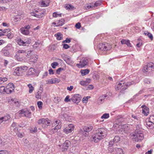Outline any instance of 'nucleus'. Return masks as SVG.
<instances>
[{"label":"nucleus","mask_w":154,"mask_h":154,"mask_svg":"<svg viewBox=\"0 0 154 154\" xmlns=\"http://www.w3.org/2000/svg\"><path fill=\"white\" fill-rule=\"evenodd\" d=\"M107 134L106 130L104 128H99L96 130L95 133L93 135L90 140L95 143L98 142L101 139L105 138Z\"/></svg>","instance_id":"obj_1"},{"label":"nucleus","mask_w":154,"mask_h":154,"mask_svg":"<svg viewBox=\"0 0 154 154\" xmlns=\"http://www.w3.org/2000/svg\"><path fill=\"white\" fill-rule=\"evenodd\" d=\"M130 136L131 137H133L135 141L137 142L141 141L144 138V135L142 132L137 129L135 130L134 133H131Z\"/></svg>","instance_id":"obj_2"},{"label":"nucleus","mask_w":154,"mask_h":154,"mask_svg":"<svg viewBox=\"0 0 154 154\" xmlns=\"http://www.w3.org/2000/svg\"><path fill=\"white\" fill-rule=\"evenodd\" d=\"M93 128V127L90 125L85 126L82 129L79 130V133L83 136H88L89 135L88 132L92 130Z\"/></svg>","instance_id":"obj_3"},{"label":"nucleus","mask_w":154,"mask_h":154,"mask_svg":"<svg viewBox=\"0 0 154 154\" xmlns=\"http://www.w3.org/2000/svg\"><path fill=\"white\" fill-rule=\"evenodd\" d=\"M11 45L8 44L7 46L3 48L2 51L3 55L5 56H8L9 55V50L11 49Z\"/></svg>","instance_id":"obj_4"},{"label":"nucleus","mask_w":154,"mask_h":154,"mask_svg":"<svg viewBox=\"0 0 154 154\" xmlns=\"http://www.w3.org/2000/svg\"><path fill=\"white\" fill-rule=\"evenodd\" d=\"M151 64H152V63H149L143 67V71L144 73L147 74L151 72L152 70L153 71V69L151 68L152 65Z\"/></svg>","instance_id":"obj_5"},{"label":"nucleus","mask_w":154,"mask_h":154,"mask_svg":"<svg viewBox=\"0 0 154 154\" xmlns=\"http://www.w3.org/2000/svg\"><path fill=\"white\" fill-rule=\"evenodd\" d=\"M88 60L85 58L79 62V63L76 64V66L79 68H82L88 64Z\"/></svg>","instance_id":"obj_6"},{"label":"nucleus","mask_w":154,"mask_h":154,"mask_svg":"<svg viewBox=\"0 0 154 154\" xmlns=\"http://www.w3.org/2000/svg\"><path fill=\"white\" fill-rule=\"evenodd\" d=\"M81 96L79 94H75L73 95L71 98V101L74 103H78L81 100Z\"/></svg>","instance_id":"obj_7"},{"label":"nucleus","mask_w":154,"mask_h":154,"mask_svg":"<svg viewBox=\"0 0 154 154\" xmlns=\"http://www.w3.org/2000/svg\"><path fill=\"white\" fill-rule=\"evenodd\" d=\"M70 144L71 143L69 141L66 140L62 144L61 147L62 151V152L66 151Z\"/></svg>","instance_id":"obj_8"},{"label":"nucleus","mask_w":154,"mask_h":154,"mask_svg":"<svg viewBox=\"0 0 154 154\" xmlns=\"http://www.w3.org/2000/svg\"><path fill=\"white\" fill-rule=\"evenodd\" d=\"M98 47L100 50L102 51H106L110 49V47L108 46L107 44L103 43L100 44Z\"/></svg>","instance_id":"obj_9"},{"label":"nucleus","mask_w":154,"mask_h":154,"mask_svg":"<svg viewBox=\"0 0 154 154\" xmlns=\"http://www.w3.org/2000/svg\"><path fill=\"white\" fill-rule=\"evenodd\" d=\"M68 127L63 130L64 132L66 134L71 132L74 129V127L73 124H69Z\"/></svg>","instance_id":"obj_10"},{"label":"nucleus","mask_w":154,"mask_h":154,"mask_svg":"<svg viewBox=\"0 0 154 154\" xmlns=\"http://www.w3.org/2000/svg\"><path fill=\"white\" fill-rule=\"evenodd\" d=\"M50 3V0H42L41 5L43 7H47L49 5Z\"/></svg>","instance_id":"obj_11"},{"label":"nucleus","mask_w":154,"mask_h":154,"mask_svg":"<svg viewBox=\"0 0 154 154\" xmlns=\"http://www.w3.org/2000/svg\"><path fill=\"white\" fill-rule=\"evenodd\" d=\"M120 138L119 137V136H115L114 137L113 141H111L109 142V145H113V143H116L118 142L120 140Z\"/></svg>","instance_id":"obj_12"},{"label":"nucleus","mask_w":154,"mask_h":154,"mask_svg":"<svg viewBox=\"0 0 154 154\" xmlns=\"http://www.w3.org/2000/svg\"><path fill=\"white\" fill-rule=\"evenodd\" d=\"M36 72L35 70L33 68L31 67L27 71L26 75H31L34 74Z\"/></svg>","instance_id":"obj_13"},{"label":"nucleus","mask_w":154,"mask_h":154,"mask_svg":"<svg viewBox=\"0 0 154 154\" xmlns=\"http://www.w3.org/2000/svg\"><path fill=\"white\" fill-rule=\"evenodd\" d=\"M11 118L9 115H8L4 117H1L0 118V124L3 122H5L9 119Z\"/></svg>","instance_id":"obj_14"},{"label":"nucleus","mask_w":154,"mask_h":154,"mask_svg":"<svg viewBox=\"0 0 154 154\" xmlns=\"http://www.w3.org/2000/svg\"><path fill=\"white\" fill-rule=\"evenodd\" d=\"M121 43L122 45H126L128 47H131V45L129 40L122 39L121 41Z\"/></svg>","instance_id":"obj_15"},{"label":"nucleus","mask_w":154,"mask_h":154,"mask_svg":"<svg viewBox=\"0 0 154 154\" xmlns=\"http://www.w3.org/2000/svg\"><path fill=\"white\" fill-rule=\"evenodd\" d=\"M20 30L21 32L23 34L27 35L29 34V29H26L25 28L22 27L20 29Z\"/></svg>","instance_id":"obj_16"},{"label":"nucleus","mask_w":154,"mask_h":154,"mask_svg":"<svg viewBox=\"0 0 154 154\" xmlns=\"http://www.w3.org/2000/svg\"><path fill=\"white\" fill-rule=\"evenodd\" d=\"M22 72L20 67H17L14 71V74L17 75H19Z\"/></svg>","instance_id":"obj_17"},{"label":"nucleus","mask_w":154,"mask_h":154,"mask_svg":"<svg viewBox=\"0 0 154 154\" xmlns=\"http://www.w3.org/2000/svg\"><path fill=\"white\" fill-rule=\"evenodd\" d=\"M107 96L104 95H102L98 99V101L99 103H101L104 102L105 98Z\"/></svg>","instance_id":"obj_18"},{"label":"nucleus","mask_w":154,"mask_h":154,"mask_svg":"<svg viewBox=\"0 0 154 154\" xmlns=\"http://www.w3.org/2000/svg\"><path fill=\"white\" fill-rule=\"evenodd\" d=\"M61 124L58 123V125H57L54 128L52 129V131L53 132V133L56 132H57L58 130L59 129L61 128Z\"/></svg>","instance_id":"obj_19"},{"label":"nucleus","mask_w":154,"mask_h":154,"mask_svg":"<svg viewBox=\"0 0 154 154\" xmlns=\"http://www.w3.org/2000/svg\"><path fill=\"white\" fill-rule=\"evenodd\" d=\"M113 145H110L109 143V147L108 149V152L109 153H112L113 152V154H114L115 152V149H114L113 147L112 146Z\"/></svg>","instance_id":"obj_20"},{"label":"nucleus","mask_w":154,"mask_h":154,"mask_svg":"<svg viewBox=\"0 0 154 154\" xmlns=\"http://www.w3.org/2000/svg\"><path fill=\"white\" fill-rule=\"evenodd\" d=\"M123 151L121 148H116L115 149V152L114 154H122Z\"/></svg>","instance_id":"obj_21"},{"label":"nucleus","mask_w":154,"mask_h":154,"mask_svg":"<svg viewBox=\"0 0 154 154\" xmlns=\"http://www.w3.org/2000/svg\"><path fill=\"white\" fill-rule=\"evenodd\" d=\"M142 113L145 116H147L149 113L148 108L145 107V108L143 109Z\"/></svg>","instance_id":"obj_22"},{"label":"nucleus","mask_w":154,"mask_h":154,"mask_svg":"<svg viewBox=\"0 0 154 154\" xmlns=\"http://www.w3.org/2000/svg\"><path fill=\"white\" fill-rule=\"evenodd\" d=\"M124 85V84L123 83H122L119 82L118 83L117 85L115 86V89L116 90H118L120 89L121 88L123 87Z\"/></svg>","instance_id":"obj_23"},{"label":"nucleus","mask_w":154,"mask_h":154,"mask_svg":"<svg viewBox=\"0 0 154 154\" xmlns=\"http://www.w3.org/2000/svg\"><path fill=\"white\" fill-rule=\"evenodd\" d=\"M64 22L65 20L64 19H61L60 20H58V21L57 23V25H56V26H61L64 24Z\"/></svg>","instance_id":"obj_24"},{"label":"nucleus","mask_w":154,"mask_h":154,"mask_svg":"<svg viewBox=\"0 0 154 154\" xmlns=\"http://www.w3.org/2000/svg\"><path fill=\"white\" fill-rule=\"evenodd\" d=\"M54 36L56 37L57 39L58 40H61L63 38L62 34L60 32H58L55 34Z\"/></svg>","instance_id":"obj_25"},{"label":"nucleus","mask_w":154,"mask_h":154,"mask_svg":"<svg viewBox=\"0 0 154 154\" xmlns=\"http://www.w3.org/2000/svg\"><path fill=\"white\" fill-rule=\"evenodd\" d=\"M89 70L88 69L82 70L81 71V74L82 76H84L88 74L89 72Z\"/></svg>","instance_id":"obj_26"},{"label":"nucleus","mask_w":154,"mask_h":154,"mask_svg":"<svg viewBox=\"0 0 154 154\" xmlns=\"http://www.w3.org/2000/svg\"><path fill=\"white\" fill-rule=\"evenodd\" d=\"M132 82H128L126 84H125L124 86H123V88L121 89L122 91H124L125 90H126L127 88V87H128V86H130L132 84Z\"/></svg>","instance_id":"obj_27"},{"label":"nucleus","mask_w":154,"mask_h":154,"mask_svg":"<svg viewBox=\"0 0 154 154\" xmlns=\"http://www.w3.org/2000/svg\"><path fill=\"white\" fill-rule=\"evenodd\" d=\"M144 34L145 35H147L150 39L151 40H152L153 38V37L152 35L150 32L147 31H145L144 32Z\"/></svg>","instance_id":"obj_28"},{"label":"nucleus","mask_w":154,"mask_h":154,"mask_svg":"<svg viewBox=\"0 0 154 154\" xmlns=\"http://www.w3.org/2000/svg\"><path fill=\"white\" fill-rule=\"evenodd\" d=\"M132 117L135 120V121H137V122H140V118L135 115L132 114Z\"/></svg>","instance_id":"obj_29"},{"label":"nucleus","mask_w":154,"mask_h":154,"mask_svg":"<svg viewBox=\"0 0 154 154\" xmlns=\"http://www.w3.org/2000/svg\"><path fill=\"white\" fill-rule=\"evenodd\" d=\"M50 124V122L49 120H48V119H45V122L43 124V125H45H45L47 126H49Z\"/></svg>","instance_id":"obj_30"},{"label":"nucleus","mask_w":154,"mask_h":154,"mask_svg":"<svg viewBox=\"0 0 154 154\" xmlns=\"http://www.w3.org/2000/svg\"><path fill=\"white\" fill-rule=\"evenodd\" d=\"M25 41H23L21 39H20L18 41V43L20 45H23V46H26V44L25 43Z\"/></svg>","instance_id":"obj_31"},{"label":"nucleus","mask_w":154,"mask_h":154,"mask_svg":"<svg viewBox=\"0 0 154 154\" xmlns=\"http://www.w3.org/2000/svg\"><path fill=\"white\" fill-rule=\"evenodd\" d=\"M28 86L29 88V92L30 93H31L34 90V87L31 84H28Z\"/></svg>","instance_id":"obj_32"},{"label":"nucleus","mask_w":154,"mask_h":154,"mask_svg":"<svg viewBox=\"0 0 154 154\" xmlns=\"http://www.w3.org/2000/svg\"><path fill=\"white\" fill-rule=\"evenodd\" d=\"M7 86H9V89L11 90V92L13 91L14 90V87L13 84L12 83H9L8 85Z\"/></svg>","instance_id":"obj_33"},{"label":"nucleus","mask_w":154,"mask_h":154,"mask_svg":"<svg viewBox=\"0 0 154 154\" xmlns=\"http://www.w3.org/2000/svg\"><path fill=\"white\" fill-rule=\"evenodd\" d=\"M20 67L21 69V70L23 72V71H26L28 69V67L25 66H20Z\"/></svg>","instance_id":"obj_34"},{"label":"nucleus","mask_w":154,"mask_h":154,"mask_svg":"<svg viewBox=\"0 0 154 154\" xmlns=\"http://www.w3.org/2000/svg\"><path fill=\"white\" fill-rule=\"evenodd\" d=\"M61 100V99L60 97H54L53 100V101L54 102L56 103H59Z\"/></svg>","instance_id":"obj_35"},{"label":"nucleus","mask_w":154,"mask_h":154,"mask_svg":"<svg viewBox=\"0 0 154 154\" xmlns=\"http://www.w3.org/2000/svg\"><path fill=\"white\" fill-rule=\"evenodd\" d=\"M42 92V90H41L40 91H39L38 92L37 94H36L35 97L37 98H41V95Z\"/></svg>","instance_id":"obj_36"},{"label":"nucleus","mask_w":154,"mask_h":154,"mask_svg":"<svg viewBox=\"0 0 154 154\" xmlns=\"http://www.w3.org/2000/svg\"><path fill=\"white\" fill-rule=\"evenodd\" d=\"M109 114L108 113H105L103 114L102 116L101 117V119H107L109 118Z\"/></svg>","instance_id":"obj_37"},{"label":"nucleus","mask_w":154,"mask_h":154,"mask_svg":"<svg viewBox=\"0 0 154 154\" xmlns=\"http://www.w3.org/2000/svg\"><path fill=\"white\" fill-rule=\"evenodd\" d=\"M19 113L21 114H24V115L26 117H28V116L26 115V113L29 112L28 111H24L23 110H21L19 111Z\"/></svg>","instance_id":"obj_38"},{"label":"nucleus","mask_w":154,"mask_h":154,"mask_svg":"<svg viewBox=\"0 0 154 154\" xmlns=\"http://www.w3.org/2000/svg\"><path fill=\"white\" fill-rule=\"evenodd\" d=\"M45 122V119L43 118L39 119L38 121L37 122L39 124H42L43 125Z\"/></svg>","instance_id":"obj_39"},{"label":"nucleus","mask_w":154,"mask_h":154,"mask_svg":"<svg viewBox=\"0 0 154 154\" xmlns=\"http://www.w3.org/2000/svg\"><path fill=\"white\" fill-rule=\"evenodd\" d=\"M5 88L4 86H1L0 87V92L1 93L5 94L6 93Z\"/></svg>","instance_id":"obj_40"},{"label":"nucleus","mask_w":154,"mask_h":154,"mask_svg":"<svg viewBox=\"0 0 154 154\" xmlns=\"http://www.w3.org/2000/svg\"><path fill=\"white\" fill-rule=\"evenodd\" d=\"M9 86H7L5 87V92L6 94H10L11 93V90L9 89Z\"/></svg>","instance_id":"obj_41"},{"label":"nucleus","mask_w":154,"mask_h":154,"mask_svg":"<svg viewBox=\"0 0 154 154\" xmlns=\"http://www.w3.org/2000/svg\"><path fill=\"white\" fill-rule=\"evenodd\" d=\"M58 63L57 62H54L51 64V66L53 69H54L56 68V66H58Z\"/></svg>","instance_id":"obj_42"},{"label":"nucleus","mask_w":154,"mask_h":154,"mask_svg":"<svg viewBox=\"0 0 154 154\" xmlns=\"http://www.w3.org/2000/svg\"><path fill=\"white\" fill-rule=\"evenodd\" d=\"M90 97H84L82 99V101L83 102L86 103L87 102L88 98Z\"/></svg>","instance_id":"obj_43"},{"label":"nucleus","mask_w":154,"mask_h":154,"mask_svg":"<svg viewBox=\"0 0 154 154\" xmlns=\"http://www.w3.org/2000/svg\"><path fill=\"white\" fill-rule=\"evenodd\" d=\"M8 38H12L14 37V34L11 32L8 33L7 35Z\"/></svg>","instance_id":"obj_44"},{"label":"nucleus","mask_w":154,"mask_h":154,"mask_svg":"<svg viewBox=\"0 0 154 154\" xmlns=\"http://www.w3.org/2000/svg\"><path fill=\"white\" fill-rule=\"evenodd\" d=\"M70 96L69 95H67L64 100V101L65 102H69L71 100V98L69 99Z\"/></svg>","instance_id":"obj_45"},{"label":"nucleus","mask_w":154,"mask_h":154,"mask_svg":"<svg viewBox=\"0 0 154 154\" xmlns=\"http://www.w3.org/2000/svg\"><path fill=\"white\" fill-rule=\"evenodd\" d=\"M7 80V78H6L0 77V82L2 83H3Z\"/></svg>","instance_id":"obj_46"},{"label":"nucleus","mask_w":154,"mask_h":154,"mask_svg":"<svg viewBox=\"0 0 154 154\" xmlns=\"http://www.w3.org/2000/svg\"><path fill=\"white\" fill-rule=\"evenodd\" d=\"M25 41L26 46L27 45H28L31 42V40L30 39L28 38L27 40L25 39Z\"/></svg>","instance_id":"obj_47"},{"label":"nucleus","mask_w":154,"mask_h":154,"mask_svg":"<svg viewBox=\"0 0 154 154\" xmlns=\"http://www.w3.org/2000/svg\"><path fill=\"white\" fill-rule=\"evenodd\" d=\"M43 104L42 102L41 101H38L37 102V105L38 108L41 109L42 108V105Z\"/></svg>","instance_id":"obj_48"},{"label":"nucleus","mask_w":154,"mask_h":154,"mask_svg":"<svg viewBox=\"0 0 154 154\" xmlns=\"http://www.w3.org/2000/svg\"><path fill=\"white\" fill-rule=\"evenodd\" d=\"M80 84L83 86H86L87 85V84H86V82L84 81H82L80 82Z\"/></svg>","instance_id":"obj_49"},{"label":"nucleus","mask_w":154,"mask_h":154,"mask_svg":"<svg viewBox=\"0 0 154 154\" xmlns=\"http://www.w3.org/2000/svg\"><path fill=\"white\" fill-rule=\"evenodd\" d=\"M101 2L100 1H97L94 4V6L95 7L100 5H101Z\"/></svg>","instance_id":"obj_50"},{"label":"nucleus","mask_w":154,"mask_h":154,"mask_svg":"<svg viewBox=\"0 0 154 154\" xmlns=\"http://www.w3.org/2000/svg\"><path fill=\"white\" fill-rule=\"evenodd\" d=\"M70 48V46L67 44H64L63 45V48L65 49H68Z\"/></svg>","instance_id":"obj_51"},{"label":"nucleus","mask_w":154,"mask_h":154,"mask_svg":"<svg viewBox=\"0 0 154 154\" xmlns=\"http://www.w3.org/2000/svg\"><path fill=\"white\" fill-rule=\"evenodd\" d=\"M64 69L62 68H58L56 71V72L57 74H60L61 71L63 70Z\"/></svg>","instance_id":"obj_52"},{"label":"nucleus","mask_w":154,"mask_h":154,"mask_svg":"<svg viewBox=\"0 0 154 154\" xmlns=\"http://www.w3.org/2000/svg\"><path fill=\"white\" fill-rule=\"evenodd\" d=\"M59 16L61 17V14H57V12H54L53 14V16L54 17H57V16Z\"/></svg>","instance_id":"obj_53"},{"label":"nucleus","mask_w":154,"mask_h":154,"mask_svg":"<svg viewBox=\"0 0 154 154\" xmlns=\"http://www.w3.org/2000/svg\"><path fill=\"white\" fill-rule=\"evenodd\" d=\"M71 42V39L70 38H66V39L64 41H63L62 42L63 43H69Z\"/></svg>","instance_id":"obj_54"},{"label":"nucleus","mask_w":154,"mask_h":154,"mask_svg":"<svg viewBox=\"0 0 154 154\" xmlns=\"http://www.w3.org/2000/svg\"><path fill=\"white\" fill-rule=\"evenodd\" d=\"M86 9L92 8L94 7V5H91V4L88 5L86 6Z\"/></svg>","instance_id":"obj_55"},{"label":"nucleus","mask_w":154,"mask_h":154,"mask_svg":"<svg viewBox=\"0 0 154 154\" xmlns=\"http://www.w3.org/2000/svg\"><path fill=\"white\" fill-rule=\"evenodd\" d=\"M0 154H9V153L7 150H2L0 151Z\"/></svg>","instance_id":"obj_56"},{"label":"nucleus","mask_w":154,"mask_h":154,"mask_svg":"<svg viewBox=\"0 0 154 154\" xmlns=\"http://www.w3.org/2000/svg\"><path fill=\"white\" fill-rule=\"evenodd\" d=\"M150 121H151V122H152V123H154V116H151L149 118Z\"/></svg>","instance_id":"obj_57"},{"label":"nucleus","mask_w":154,"mask_h":154,"mask_svg":"<svg viewBox=\"0 0 154 154\" xmlns=\"http://www.w3.org/2000/svg\"><path fill=\"white\" fill-rule=\"evenodd\" d=\"M144 82L145 83L147 84H149L150 83V80L149 79L146 78L144 80Z\"/></svg>","instance_id":"obj_58"},{"label":"nucleus","mask_w":154,"mask_h":154,"mask_svg":"<svg viewBox=\"0 0 154 154\" xmlns=\"http://www.w3.org/2000/svg\"><path fill=\"white\" fill-rule=\"evenodd\" d=\"M81 26V24L80 23H78L75 25V27L77 29H79Z\"/></svg>","instance_id":"obj_59"},{"label":"nucleus","mask_w":154,"mask_h":154,"mask_svg":"<svg viewBox=\"0 0 154 154\" xmlns=\"http://www.w3.org/2000/svg\"><path fill=\"white\" fill-rule=\"evenodd\" d=\"M49 48L50 50L52 51H54L55 49V47L54 46L52 45L49 46Z\"/></svg>","instance_id":"obj_60"},{"label":"nucleus","mask_w":154,"mask_h":154,"mask_svg":"<svg viewBox=\"0 0 154 154\" xmlns=\"http://www.w3.org/2000/svg\"><path fill=\"white\" fill-rule=\"evenodd\" d=\"M73 88V86H70V87H68L67 88V89L69 91H71Z\"/></svg>","instance_id":"obj_61"},{"label":"nucleus","mask_w":154,"mask_h":154,"mask_svg":"<svg viewBox=\"0 0 154 154\" xmlns=\"http://www.w3.org/2000/svg\"><path fill=\"white\" fill-rule=\"evenodd\" d=\"M10 29H5L2 31V32H3V33H5L6 32H8L10 31Z\"/></svg>","instance_id":"obj_62"},{"label":"nucleus","mask_w":154,"mask_h":154,"mask_svg":"<svg viewBox=\"0 0 154 154\" xmlns=\"http://www.w3.org/2000/svg\"><path fill=\"white\" fill-rule=\"evenodd\" d=\"M49 72L50 74H53L54 73L53 71V70L51 69L49 70Z\"/></svg>","instance_id":"obj_63"},{"label":"nucleus","mask_w":154,"mask_h":154,"mask_svg":"<svg viewBox=\"0 0 154 154\" xmlns=\"http://www.w3.org/2000/svg\"><path fill=\"white\" fill-rule=\"evenodd\" d=\"M152 149H151L150 150H149L147 152H146L145 154H151L152 153Z\"/></svg>","instance_id":"obj_64"}]
</instances>
